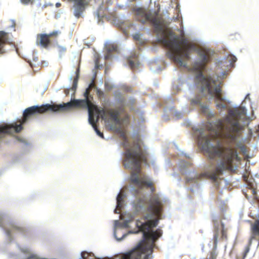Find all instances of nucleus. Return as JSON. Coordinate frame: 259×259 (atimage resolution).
Returning a JSON list of instances; mask_svg holds the SVG:
<instances>
[{
    "instance_id": "obj_22",
    "label": "nucleus",
    "mask_w": 259,
    "mask_h": 259,
    "mask_svg": "<svg viewBox=\"0 0 259 259\" xmlns=\"http://www.w3.org/2000/svg\"><path fill=\"white\" fill-rule=\"evenodd\" d=\"M33 62L37 63V64H38V57L37 56H33Z\"/></svg>"
},
{
    "instance_id": "obj_6",
    "label": "nucleus",
    "mask_w": 259,
    "mask_h": 259,
    "mask_svg": "<svg viewBox=\"0 0 259 259\" xmlns=\"http://www.w3.org/2000/svg\"><path fill=\"white\" fill-rule=\"evenodd\" d=\"M105 48L106 52L104 55L105 60H109L112 59L114 56L113 53H118L119 51V47L114 42L108 41L105 44Z\"/></svg>"
},
{
    "instance_id": "obj_8",
    "label": "nucleus",
    "mask_w": 259,
    "mask_h": 259,
    "mask_svg": "<svg viewBox=\"0 0 259 259\" xmlns=\"http://www.w3.org/2000/svg\"><path fill=\"white\" fill-rule=\"evenodd\" d=\"M127 64L132 69H138L140 64L139 59V55L137 52H133L127 59Z\"/></svg>"
},
{
    "instance_id": "obj_7",
    "label": "nucleus",
    "mask_w": 259,
    "mask_h": 259,
    "mask_svg": "<svg viewBox=\"0 0 259 259\" xmlns=\"http://www.w3.org/2000/svg\"><path fill=\"white\" fill-rule=\"evenodd\" d=\"M79 76V67H78L75 72H72V74L69 76V80L70 82L73 81L72 85L71 87H70L68 89L65 91V94L68 95L69 94V91L71 90L73 92L72 94H74L76 91L77 82Z\"/></svg>"
},
{
    "instance_id": "obj_9",
    "label": "nucleus",
    "mask_w": 259,
    "mask_h": 259,
    "mask_svg": "<svg viewBox=\"0 0 259 259\" xmlns=\"http://www.w3.org/2000/svg\"><path fill=\"white\" fill-rule=\"evenodd\" d=\"M96 75H97L96 73H95L94 75V76L91 80V82L89 84L88 88L85 89V91H84V94H83L84 98L83 99H78V100H85L87 99V100H88V101H89V109H91V104H92V100L93 99L92 97L90 94V90L95 88V85L94 83V80L96 77ZM74 99H73V100ZM75 99L77 100L76 99ZM72 100H73V99H71V100L70 102L72 101Z\"/></svg>"
},
{
    "instance_id": "obj_33",
    "label": "nucleus",
    "mask_w": 259,
    "mask_h": 259,
    "mask_svg": "<svg viewBox=\"0 0 259 259\" xmlns=\"http://www.w3.org/2000/svg\"><path fill=\"white\" fill-rule=\"evenodd\" d=\"M44 63H45V65H46V64H47V63H46V62H44Z\"/></svg>"
},
{
    "instance_id": "obj_3",
    "label": "nucleus",
    "mask_w": 259,
    "mask_h": 259,
    "mask_svg": "<svg viewBox=\"0 0 259 259\" xmlns=\"http://www.w3.org/2000/svg\"><path fill=\"white\" fill-rule=\"evenodd\" d=\"M117 102L119 105L116 107L114 109H110L106 108L107 110H111L114 111H117L118 114L117 116L118 117L120 123H121V119L120 118V115L124 113V107L128 106L130 108L131 110H133L134 107L133 105L135 103V100L133 97L129 98H124L121 96H120L117 99Z\"/></svg>"
},
{
    "instance_id": "obj_14",
    "label": "nucleus",
    "mask_w": 259,
    "mask_h": 259,
    "mask_svg": "<svg viewBox=\"0 0 259 259\" xmlns=\"http://www.w3.org/2000/svg\"><path fill=\"white\" fill-rule=\"evenodd\" d=\"M16 138L17 139V140L20 142V143H22V146L24 148V149H26V152L27 151V150H29V149L31 147V145L27 141V140L22 138V137H16Z\"/></svg>"
},
{
    "instance_id": "obj_25",
    "label": "nucleus",
    "mask_w": 259,
    "mask_h": 259,
    "mask_svg": "<svg viewBox=\"0 0 259 259\" xmlns=\"http://www.w3.org/2000/svg\"><path fill=\"white\" fill-rule=\"evenodd\" d=\"M251 191L252 192V193L254 195V197H255L254 198L256 199V192H255V190H252Z\"/></svg>"
},
{
    "instance_id": "obj_17",
    "label": "nucleus",
    "mask_w": 259,
    "mask_h": 259,
    "mask_svg": "<svg viewBox=\"0 0 259 259\" xmlns=\"http://www.w3.org/2000/svg\"><path fill=\"white\" fill-rule=\"evenodd\" d=\"M99 55L97 54L95 56V68L97 69H101L103 67V65L100 64L99 59L98 58Z\"/></svg>"
},
{
    "instance_id": "obj_4",
    "label": "nucleus",
    "mask_w": 259,
    "mask_h": 259,
    "mask_svg": "<svg viewBox=\"0 0 259 259\" xmlns=\"http://www.w3.org/2000/svg\"><path fill=\"white\" fill-rule=\"evenodd\" d=\"M74 2L72 8L73 15L79 18L83 16V12L85 11L87 6L88 5V2L87 0H69Z\"/></svg>"
},
{
    "instance_id": "obj_20",
    "label": "nucleus",
    "mask_w": 259,
    "mask_h": 259,
    "mask_svg": "<svg viewBox=\"0 0 259 259\" xmlns=\"http://www.w3.org/2000/svg\"><path fill=\"white\" fill-rule=\"evenodd\" d=\"M59 50V56H61V54H63L66 51V48L65 47L62 46H58Z\"/></svg>"
},
{
    "instance_id": "obj_27",
    "label": "nucleus",
    "mask_w": 259,
    "mask_h": 259,
    "mask_svg": "<svg viewBox=\"0 0 259 259\" xmlns=\"http://www.w3.org/2000/svg\"><path fill=\"white\" fill-rule=\"evenodd\" d=\"M61 6V4L60 3H57L56 4V7L57 8H59Z\"/></svg>"
},
{
    "instance_id": "obj_30",
    "label": "nucleus",
    "mask_w": 259,
    "mask_h": 259,
    "mask_svg": "<svg viewBox=\"0 0 259 259\" xmlns=\"http://www.w3.org/2000/svg\"><path fill=\"white\" fill-rule=\"evenodd\" d=\"M15 22L13 21V24H12V25L11 27L14 28V27H15Z\"/></svg>"
},
{
    "instance_id": "obj_1",
    "label": "nucleus",
    "mask_w": 259,
    "mask_h": 259,
    "mask_svg": "<svg viewBox=\"0 0 259 259\" xmlns=\"http://www.w3.org/2000/svg\"><path fill=\"white\" fill-rule=\"evenodd\" d=\"M168 50L167 56L178 67L191 72L197 91L188 96L190 105L197 108L208 118L206 133L202 127H193V135L201 150L210 160L211 168L207 174L191 171L190 163L181 159L180 171L185 176L187 188L194 192L198 189L203 178L210 177L216 187L228 188L230 181L221 177L224 172L235 171L234 159L239 160L237 148L239 145L241 133L251 121L255 118L254 111L251 116L247 113L244 104L249 100L248 94L240 106H233L231 101L223 92L221 79L225 78L229 68L234 67L236 57L228 54L227 57L217 60L214 68L209 65L208 52L198 49V59L189 67L187 61L190 59L192 47L185 42L182 45L176 40H165Z\"/></svg>"
},
{
    "instance_id": "obj_15",
    "label": "nucleus",
    "mask_w": 259,
    "mask_h": 259,
    "mask_svg": "<svg viewBox=\"0 0 259 259\" xmlns=\"http://www.w3.org/2000/svg\"><path fill=\"white\" fill-rule=\"evenodd\" d=\"M164 112H168V108H164ZM169 110L170 113L174 114L177 118H180L182 116V113L176 110L173 107H171L169 108Z\"/></svg>"
},
{
    "instance_id": "obj_5",
    "label": "nucleus",
    "mask_w": 259,
    "mask_h": 259,
    "mask_svg": "<svg viewBox=\"0 0 259 259\" xmlns=\"http://www.w3.org/2000/svg\"><path fill=\"white\" fill-rule=\"evenodd\" d=\"M60 33H61L60 31L57 30L53 31L52 33H50L49 34H38L37 35L36 43L37 45H40L42 47H43L44 48H46L50 44V40L49 39V37L50 36H57Z\"/></svg>"
},
{
    "instance_id": "obj_16",
    "label": "nucleus",
    "mask_w": 259,
    "mask_h": 259,
    "mask_svg": "<svg viewBox=\"0 0 259 259\" xmlns=\"http://www.w3.org/2000/svg\"><path fill=\"white\" fill-rule=\"evenodd\" d=\"M134 39L137 41L140 45H143L144 44L141 34L139 33H136L133 35Z\"/></svg>"
},
{
    "instance_id": "obj_29",
    "label": "nucleus",
    "mask_w": 259,
    "mask_h": 259,
    "mask_svg": "<svg viewBox=\"0 0 259 259\" xmlns=\"http://www.w3.org/2000/svg\"><path fill=\"white\" fill-rule=\"evenodd\" d=\"M248 130H249V134H250V135L252 136V132L251 129V128H248Z\"/></svg>"
},
{
    "instance_id": "obj_32",
    "label": "nucleus",
    "mask_w": 259,
    "mask_h": 259,
    "mask_svg": "<svg viewBox=\"0 0 259 259\" xmlns=\"http://www.w3.org/2000/svg\"><path fill=\"white\" fill-rule=\"evenodd\" d=\"M44 63H45V65H46V64H47V63H46V62H44Z\"/></svg>"
},
{
    "instance_id": "obj_21",
    "label": "nucleus",
    "mask_w": 259,
    "mask_h": 259,
    "mask_svg": "<svg viewBox=\"0 0 259 259\" xmlns=\"http://www.w3.org/2000/svg\"><path fill=\"white\" fill-rule=\"evenodd\" d=\"M24 231H25V230L23 228L19 227V235H24Z\"/></svg>"
},
{
    "instance_id": "obj_2",
    "label": "nucleus",
    "mask_w": 259,
    "mask_h": 259,
    "mask_svg": "<svg viewBox=\"0 0 259 259\" xmlns=\"http://www.w3.org/2000/svg\"><path fill=\"white\" fill-rule=\"evenodd\" d=\"M133 12L136 16L141 19V21L151 22L157 31H162L167 27L166 22L157 12L152 14L144 8L137 6L133 8Z\"/></svg>"
},
{
    "instance_id": "obj_19",
    "label": "nucleus",
    "mask_w": 259,
    "mask_h": 259,
    "mask_svg": "<svg viewBox=\"0 0 259 259\" xmlns=\"http://www.w3.org/2000/svg\"><path fill=\"white\" fill-rule=\"evenodd\" d=\"M251 243L250 244V241L249 242V245L246 247L243 254V259H244L245 257H246V256L247 255V253H248L249 251V245L251 244Z\"/></svg>"
},
{
    "instance_id": "obj_24",
    "label": "nucleus",
    "mask_w": 259,
    "mask_h": 259,
    "mask_svg": "<svg viewBox=\"0 0 259 259\" xmlns=\"http://www.w3.org/2000/svg\"><path fill=\"white\" fill-rule=\"evenodd\" d=\"M101 14L100 13V11H98L95 13V16L97 17L98 19H99L101 17Z\"/></svg>"
},
{
    "instance_id": "obj_18",
    "label": "nucleus",
    "mask_w": 259,
    "mask_h": 259,
    "mask_svg": "<svg viewBox=\"0 0 259 259\" xmlns=\"http://www.w3.org/2000/svg\"><path fill=\"white\" fill-rule=\"evenodd\" d=\"M34 0H20L21 3L24 5H28L29 4L33 3Z\"/></svg>"
},
{
    "instance_id": "obj_11",
    "label": "nucleus",
    "mask_w": 259,
    "mask_h": 259,
    "mask_svg": "<svg viewBox=\"0 0 259 259\" xmlns=\"http://www.w3.org/2000/svg\"><path fill=\"white\" fill-rule=\"evenodd\" d=\"M251 231L252 232V236L250 239V244L252 243L253 240L258 242L257 239L256 238V235H259V219L255 221V223L251 226Z\"/></svg>"
},
{
    "instance_id": "obj_12",
    "label": "nucleus",
    "mask_w": 259,
    "mask_h": 259,
    "mask_svg": "<svg viewBox=\"0 0 259 259\" xmlns=\"http://www.w3.org/2000/svg\"><path fill=\"white\" fill-rule=\"evenodd\" d=\"M7 43H10L8 34L3 31H0V54H3L5 52L4 46Z\"/></svg>"
},
{
    "instance_id": "obj_31",
    "label": "nucleus",
    "mask_w": 259,
    "mask_h": 259,
    "mask_svg": "<svg viewBox=\"0 0 259 259\" xmlns=\"http://www.w3.org/2000/svg\"><path fill=\"white\" fill-rule=\"evenodd\" d=\"M201 245H202V250H203L204 247V244H202Z\"/></svg>"
},
{
    "instance_id": "obj_10",
    "label": "nucleus",
    "mask_w": 259,
    "mask_h": 259,
    "mask_svg": "<svg viewBox=\"0 0 259 259\" xmlns=\"http://www.w3.org/2000/svg\"><path fill=\"white\" fill-rule=\"evenodd\" d=\"M119 27L123 31L125 35L128 34L131 30L135 29V25L130 20H125L119 24Z\"/></svg>"
},
{
    "instance_id": "obj_26",
    "label": "nucleus",
    "mask_w": 259,
    "mask_h": 259,
    "mask_svg": "<svg viewBox=\"0 0 259 259\" xmlns=\"http://www.w3.org/2000/svg\"><path fill=\"white\" fill-rule=\"evenodd\" d=\"M37 53H38L37 51L34 50L33 53V56H34V55L37 56Z\"/></svg>"
},
{
    "instance_id": "obj_13",
    "label": "nucleus",
    "mask_w": 259,
    "mask_h": 259,
    "mask_svg": "<svg viewBox=\"0 0 259 259\" xmlns=\"http://www.w3.org/2000/svg\"><path fill=\"white\" fill-rule=\"evenodd\" d=\"M185 83L184 79L182 77H179L176 82H175L173 84L172 87L174 90L179 91L181 90V87L183 84Z\"/></svg>"
},
{
    "instance_id": "obj_23",
    "label": "nucleus",
    "mask_w": 259,
    "mask_h": 259,
    "mask_svg": "<svg viewBox=\"0 0 259 259\" xmlns=\"http://www.w3.org/2000/svg\"><path fill=\"white\" fill-rule=\"evenodd\" d=\"M180 153L181 154H182V155H184L186 158H187L188 159L190 158V157L188 154H187L186 153H184V152L183 151H181Z\"/></svg>"
},
{
    "instance_id": "obj_28",
    "label": "nucleus",
    "mask_w": 259,
    "mask_h": 259,
    "mask_svg": "<svg viewBox=\"0 0 259 259\" xmlns=\"http://www.w3.org/2000/svg\"><path fill=\"white\" fill-rule=\"evenodd\" d=\"M29 64L31 67H32L33 66V64L31 61H29Z\"/></svg>"
}]
</instances>
